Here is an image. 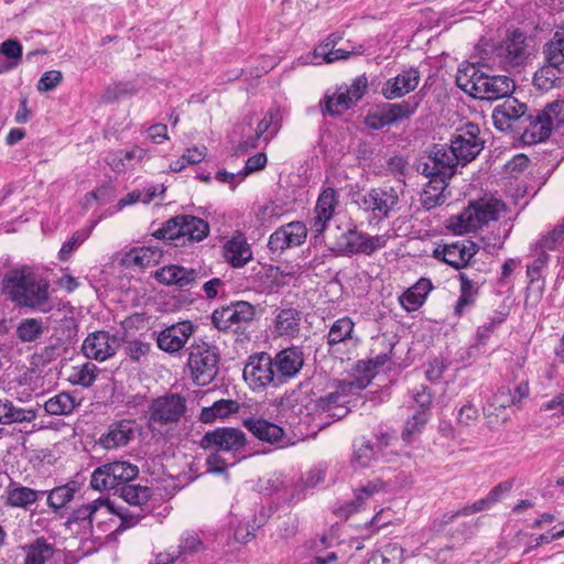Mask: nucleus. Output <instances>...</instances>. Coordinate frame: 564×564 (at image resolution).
Here are the masks:
<instances>
[{"label": "nucleus", "mask_w": 564, "mask_h": 564, "mask_svg": "<svg viewBox=\"0 0 564 564\" xmlns=\"http://www.w3.org/2000/svg\"><path fill=\"white\" fill-rule=\"evenodd\" d=\"M3 292L17 306L41 313H48L59 305L51 297L48 280L29 267L7 273L3 279Z\"/></svg>", "instance_id": "1"}, {"label": "nucleus", "mask_w": 564, "mask_h": 564, "mask_svg": "<svg viewBox=\"0 0 564 564\" xmlns=\"http://www.w3.org/2000/svg\"><path fill=\"white\" fill-rule=\"evenodd\" d=\"M457 86L474 98L495 100L509 96L514 83L508 76H490L474 64H463L456 75Z\"/></svg>", "instance_id": "2"}, {"label": "nucleus", "mask_w": 564, "mask_h": 564, "mask_svg": "<svg viewBox=\"0 0 564 564\" xmlns=\"http://www.w3.org/2000/svg\"><path fill=\"white\" fill-rule=\"evenodd\" d=\"M506 205L494 196L471 202L459 215L449 219L448 228L456 235L477 230L489 221L497 220Z\"/></svg>", "instance_id": "3"}, {"label": "nucleus", "mask_w": 564, "mask_h": 564, "mask_svg": "<svg viewBox=\"0 0 564 564\" xmlns=\"http://www.w3.org/2000/svg\"><path fill=\"white\" fill-rule=\"evenodd\" d=\"M219 355L216 347L207 343H198L191 347L188 367L193 380L198 386L213 381L218 372Z\"/></svg>", "instance_id": "4"}, {"label": "nucleus", "mask_w": 564, "mask_h": 564, "mask_svg": "<svg viewBox=\"0 0 564 564\" xmlns=\"http://www.w3.org/2000/svg\"><path fill=\"white\" fill-rule=\"evenodd\" d=\"M399 192L393 187H376L359 197L358 206L375 219L388 218L399 205Z\"/></svg>", "instance_id": "5"}, {"label": "nucleus", "mask_w": 564, "mask_h": 564, "mask_svg": "<svg viewBox=\"0 0 564 564\" xmlns=\"http://www.w3.org/2000/svg\"><path fill=\"white\" fill-rule=\"evenodd\" d=\"M93 520L94 525H97L104 531H107L112 525H117L116 531L118 532L135 525L139 518L116 507L109 498L99 497L94 500Z\"/></svg>", "instance_id": "6"}, {"label": "nucleus", "mask_w": 564, "mask_h": 564, "mask_svg": "<svg viewBox=\"0 0 564 564\" xmlns=\"http://www.w3.org/2000/svg\"><path fill=\"white\" fill-rule=\"evenodd\" d=\"M390 236L388 234L371 236L352 228L341 234L337 241V248L345 254L361 253L370 256L384 248Z\"/></svg>", "instance_id": "7"}, {"label": "nucleus", "mask_w": 564, "mask_h": 564, "mask_svg": "<svg viewBox=\"0 0 564 564\" xmlns=\"http://www.w3.org/2000/svg\"><path fill=\"white\" fill-rule=\"evenodd\" d=\"M185 409L184 399L177 394L155 399L149 410V427L161 432L163 425L177 422Z\"/></svg>", "instance_id": "8"}, {"label": "nucleus", "mask_w": 564, "mask_h": 564, "mask_svg": "<svg viewBox=\"0 0 564 564\" xmlns=\"http://www.w3.org/2000/svg\"><path fill=\"white\" fill-rule=\"evenodd\" d=\"M457 164L459 162L451 145H436L426 161L420 163L417 169L426 177L442 178L447 182L455 174Z\"/></svg>", "instance_id": "9"}, {"label": "nucleus", "mask_w": 564, "mask_h": 564, "mask_svg": "<svg viewBox=\"0 0 564 564\" xmlns=\"http://www.w3.org/2000/svg\"><path fill=\"white\" fill-rule=\"evenodd\" d=\"M243 379L252 389L279 384L273 358L267 352L250 356L243 368Z\"/></svg>", "instance_id": "10"}, {"label": "nucleus", "mask_w": 564, "mask_h": 564, "mask_svg": "<svg viewBox=\"0 0 564 564\" xmlns=\"http://www.w3.org/2000/svg\"><path fill=\"white\" fill-rule=\"evenodd\" d=\"M451 147L463 165L473 161L484 149V141L479 138V127L467 123L458 129L452 139Z\"/></svg>", "instance_id": "11"}, {"label": "nucleus", "mask_w": 564, "mask_h": 564, "mask_svg": "<svg viewBox=\"0 0 564 564\" xmlns=\"http://www.w3.org/2000/svg\"><path fill=\"white\" fill-rule=\"evenodd\" d=\"M245 433L236 427H217L207 432L202 441L203 448L212 452H237L246 445Z\"/></svg>", "instance_id": "12"}, {"label": "nucleus", "mask_w": 564, "mask_h": 564, "mask_svg": "<svg viewBox=\"0 0 564 564\" xmlns=\"http://www.w3.org/2000/svg\"><path fill=\"white\" fill-rule=\"evenodd\" d=\"M254 307L245 301L231 303L215 310L212 315L213 324L220 330L239 328L254 317Z\"/></svg>", "instance_id": "13"}, {"label": "nucleus", "mask_w": 564, "mask_h": 564, "mask_svg": "<svg viewBox=\"0 0 564 564\" xmlns=\"http://www.w3.org/2000/svg\"><path fill=\"white\" fill-rule=\"evenodd\" d=\"M369 382V378L339 382L335 391L318 400V408L325 412H329V416L341 417L347 412L344 406L346 397L354 393L356 390L365 389Z\"/></svg>", "instance_id": "14"}, {"label": "nucleus", "mask_w": 564, "mask_h": 564, "mask_svg": "<svg viewBox=\"0 0 564 564\" xmlns=\"http://www.w3.org/2000/svg\"><path fill=\"white\" fill-rule=\"evenodd\" d=\"M368 87V80L365 76L357 77L346 89L339 88L332 96L326 98V109L330 115H341L355 102L362 98Z\"/></svg>", "instance_id": "15"}, {"label": "nucleus", "mask_w": 564, "mask_h": 564, "mask_svg": "<svg viewBox=\"0 0 564 564\" xmlns=\"http://www.w3.org/2000/svg\"><path fill=\"white\" fill-rule=\"evenodd\" d=\"M119 339L108 332L98 330L89 334L82 345L84 355L89 359L105 361L113 357L119 348Z\"/></svg>", "instance_id": "16"}, {"label": "nucleus", "mask_w": 564, "mask_h": 564, "mask_svg": "<svg viewBox=\"0 0 564 564\" xmlns=\"http://www.w3.org/2000/svg\"><path fill=\"white\" fill-rule=\"evenodd\" d=\"M306 237V226L302 221H291L270 236L268 246L273 252H283L289 248L301 246Z\"/></svg>", "instance_id": "17"}, {"label": "nucleus", "mask_w": 564, "mask_h": 564, "mask_svg": "<svg viewBox=\"0 0 564 564\" xmlns=\"http://www.w3.org/2000/svg\"><path fill=\"white\" fill-rule=\"evenodd\" d=\"M242 425L261 442L280 448L289 445L283 429L274 423L263 419L248 417L242 421Z\"/></svg>", "instance_id": "18"}, {"label": "nucleus", "mask_w": 564, "mask_h": 564, "mask_svg": "<svg viewBox=\"0 0 564 564\" xmlns=\"http://www.w3.org/2000/svg\"><path fill=\"white\" fill-rule=\"evenodd\" d=\"M338 205V194L334 188H325L318 196L315 206V216L312 220L311 229L314 238L321 236L333 218Z\"/></svg>", "instance_id": "19"}, {"label": "nucleus", "mask_w": 564, "mask_h": 564, "mask_svg": "<svg viewBox=\"0 0 564 564\" xmlns=\"http://www.w3.org/2000/svg\"><path fill=\"white\" fill-rule=\"evenodd\" d=\"M476 252L477 248L475 243L470 241H457L437 247L434 250V257L443 260L455 269H460L467 265Z\"/></svg>", "instance_id": "20"}, {"label": "nucleus", "mask_w": 564, "mask_h": 564, "mask_svg": "<svg viewBox=\"0 0 564 564\" xmlns=\"http://www.w3.org/2000/svg\"><path fill=\"white\" fill-rule=\"evenodd\" d=\"M194 333L191 322L176 323L163 329L158 336V346L166 352L181 350Z\"/></svg>", "instance_id": "21"}, {"label": "nucleus", "mask_w": 564, "mask_h": 564, "mask_svg": "<svg viewBox=\"0 0 564 564\" xmlns=\"http://www.w3.org/2000/svg\"><path fill=\"white\" fill-rule=\"evenodd\" d=\"M358 338L355 336V323L350 317L336 319L328 332L327 345L333 352L340 350V347H356Z\"/></svg>", "instance_id": "22"}, {"label": "nucleus", "mask_w": 564, "mask_h": 564, "mask_svg": "<svg viewBox=\"0 0 564 564\" xmlns=\"http://www.w3.org/2000/svg\"><path fill=\"white\" fill-rule=\"evenodd\" d=\"M223 257L232 268H243L252 260V250L241 232H235L223 245Z\"/></svg>", "instance_id": "23"}, {"label": "nucleus", "mask_w": 564, "mask_h": 564, "mask_svg": "<svg viewBox=\"0 0 564 564\" xmlns=\"http://www.w3.org/2000/svg\"><path fill=\"white\" fill-rule=\"evenodd\" d=\"M138 424L132 420H121L111 424L107 433L99 438V444L106 449L126 446L137 434Z\"/></svg>", "instance_id": "24"}, {"label": "nucleus", "mask_w": 564, "mask_h": 564, "mask_svg": "<svg viewBox=\"0 0 564 564\" xmlns=\"http://www.w3.org/2000/svg\"><path fill=\"white\" fill-rule=\"evenodd\" d=\"M273 362L280 384L300 372L304 364L303 352L296 347L286 348L275 355Z\"/></svg>", "instance_id": "25"}, {"label": "nucleus", "mask_w": 564, "mask_h": 564, "mask_svg": "<svg viewBox=\"0 0 564 564\" xmlns=\"http://www.w3.org/2000/svg\"><path fill=\"white\" fill-rule=\"evenodd\" d=\"M419 83V72L414 68H409L395 77L388 79L381 91L387 99H395L413 91Z\"/></svg>", "instance_id": "26"}, {"label": "nucleus", "mask_w": 564, "mask_h": 564, "mask_svg": "<svg viewBox=\"0 0 564 564\" xmlns=\"http://www.w3.org/2000/svg\"><path fill=\"white\" fill-rule=\"evenodd\" d=\"M154 276L162 284L183 289L194 284L198 279V273L194 269L170 264L159 269Z\"/></svg>", "instance_id": "27"}, {"label": "nucleus", "mask_w": 564, "mask_h": 564, "mask_svg": "<svg viewBox=\"0 0 564 564\" xmlns=\"http://www.w3.org/2000/svg\"><path fill=\"white\" fill-rule=\"evenodd\" d=\"M527 106L514 98L506 99L492 111V121L497 129L505 131L511 128V122L521 119Z\"/></svg>", "instance_id": "28"}, {"label": "nucleus", "mask_w": 564, "mask_h": 564, "mask_svg": "<svg viewBox=\"0 0 564 564\" xmlns=\"http://www.w3.org/2000/svg\"><path fill=\"white\" fill-rule=\"evenodd\" d=\"M23 560L21 564H45L55 552V545L41 536L20 547Z\"/></svg>", "instance_id": "29"}, {"label": "nucleus", "mask_w": 564, "mask_h": 564, "mask_svg": "<svg viewBox=\"0 0 564 564\" xmlns=\"http://www.w3.org/2000/svg\"><path fill=\"white\" fill-rule=\"evenodd\" d=\"M300 326L301 313L294 308H282L274 316L272 334L291 339L299 335Z\"/></svg>", "instance_id": "30"}, {"label": "nucleus", "mask_w": 564, "mask_h": 564, "mask_svg": "<svg viewBox=\"0 0 564 564\" xmlns=\"http://www.w3.org/2000/svg\"><path fill=\"white\" fill-rule=\"evenodd\" d=\"M279 110L275 108L269 109L263 118L257 126L256 135L246 140L241 145V152L253 149L258 145V140L263 137L265 142H269L279 131Z\"/></svg>", "instance_id": "31"}, {"label": "nucleus", "mask_w": 564, "mask_h": 564, "mask_svg": "<svg viewBox=\"0 0 564 564\" xmlns=\"http://www.w3.org/2000/svg\"><path fill=\"white\" fill-rule=\"evenodd\" d=\"M552 129L550 121L538 111L523 119L522 140L528 144L543 142L550 137Z\"/></svg>", "instance_id": "32"}, {"label": "nucleus", "mask_w": 564, "mask_h": 564, "mask_svg": "<svg viewBox=\"0 0 564 564\" xmlns=\"http://www.w3.org/2000/svg\"><path fill=\"white\" fill-rule=\"evenodd\" d=\"M148 156V151L138 145L127 150H117L108 153L106 162L116 173H122L129 167L142 162Z\"/></svg>", "instance_id": "33"}, {"label": "nucleus", "mask_w": 564, "mask_h": 564, "mask_svg": "<svg viewBox=\"0 0 564 564\" xmlns=\"http://www.w3.org/2000/svg\"><path fill=\"white\" fill-rule=\"evenodd\" d=\"M204 550V543L197 532L187 531L180 539L176 553H161L156 556L154 564H173L181 555H192Z\"/></svg>", "instance_id": "34"}, {"label": "nucleus", "mask_w": 564, "mask_h": 564, "mask_svg": "<svg viewBox=\"0 0 564 564\" xmlns=\"http://www.w3.org/2000/svg\"><path fill=\"white\" fill-rule=\"evenodd\" d=\"M525 41L527 37L523 33L512 32L500 47V55L505 56L507 63L511 65L521 64L529 54Z\"/></svg>", "instance_id": "35"}, {"label": "nucleus", "mask_w": 564, "mask_h": 564, "mask_svg": "<svg viewBox=\"0 0 564 564\" xmlns=\"http://www.w3.org/2000/svg\"><path fill=\"white\" fill-rule=\"evenodd\" d=\"M336 43V39L333 36H329L325 43L319 44L313 53L312 57H307V63L312 64H321L322 62L317 61L318 58H322L323 62L329 64L334 63L339 59H346L352 54H360L362 51L355 50L352 47L351 50H345V48H337L334 50L333 46Z\"/></svg>", "instance_id": "36"}, {"label": "nucleus", "mask_w": 564, "mask_h": 564, "mask_svg": "<svg viewBox=\"0 0 564 564\" xmlns=\"http://www.w3.org/2000/svg\"><path fill=\"white\" fill-rule=\"evenodd\" d=\"M431 290V281L427 279H420L400 296L399 302L405 311L414 312L423 305Z\"/></svg>", "instance_id": "37"}, {"label": "nucleus", "mask_w": 564, "mask_h": 564, "mask_svg": "<svg viewBox=\"0 0 564 564\" xmlns=\"http://www.w3.org/2000/svg\"><path fill=\"white\" fill-rule=\"evenodd\" d=\"M240 405L237 401L229 399H221L213 403L210 406L202 409L199 420L205 424H212L217 420H225L230 415L237 413Z\"/></svg>", "instance_id": "38"}, {"label": "nucleus", "mask_w": 564, "mask_h": 564, "mask_svg": "<svg viewBox=\"0 0 564 564\" xmlns=\"http://www.w3.org/2000/svg\"><path fill=\"white\" fill-rule=\"evenodd\" d=\"M446 187L447 182L444 180L429 177V183L425 185L420 198L422 206L430 210L444 204L446 200Z\"/></svg>", "instance_id": "39"}, {"label": "nucleus", "mask_w": 564, "mask_h": 564, "mask_svg": "<svg viewBox=\"0 0 564 564\" xmlns=\"http://www.w3.org/2000/svg\"><path fill=\"white\" fill-rule=\"evenodd\" d=\"M512 402H514V399L512 398L511 390L509 388L502 387L498 389V391L488 400L486 406L484 408V412L488 417H501V420L505 422L508 419V416L505 415V411L508 406L513 404Z\"/></svg>", "instance_id": "40"}, {"label": "nucleus", "mask_w": 564, "mask_h": 564, "mask_svg": "<svg viewBox=\"0 0 564 564\" xmlns=\"http://www.w3.org/2000/svg\"><path fill=\"white\" fill-rule=\"evenodd\" d=\"M162 250L158 247L133 248L124 254L122 261L127 265L148 267L159 262Z\"/></svg>", "instance_id": "41"}, {"label": "nucleus", "mask_w": 564, "mask_h": 564, "mask_svg": "<svg viewBox=\"0 0 564 564\" xmlns=\"http://www.w3.org/2000/svg\"><path fill=\"white\" fill-rule=\"evenodd\" d=\"M460 281V295L454 307L456 316H462L467 312L475 303L478 295V285L473 280L468 279L466 274L459 275Z\"/></svg>", "instance_id": "42"}, {"label": "nucleus", "mask_w": 564, "mask_h": 564, "mask_svg": "<svg viewBox=\"0 0 564 564\" xmlns=\"http://www.w3.org/2000/svg\"><path fill=\"white\" fill-rule=\"evenodd\" d=\"M35 417L33 410L18 408L8 399L0 400V424L31 422Z\"/></svg>", "instance_id": "43"}, {"label": "nucleus", "mask_w": 564, "mask_h": 564, "mask_svg": "<svg viewBox=\"0 0 564 564\" xmlns=\"http://www.w3.org/2000/svg\"><path fill=\"white\" fill-rule=\"evenodd\" d=\"M181 230L182 237H187L191 241H202L209 234V225L195 216L182 215Z\"/></svg>", "instance_id": "44"}, {"label": "nucleus", "mask_w": 564, "mask_h": 564, "mask_svg": "<svg viewBox=\"0 0 564 564\" xmlns=\"http://www.w3.org/2000/svg\"><path fill=\"white\" fill-rule=\"evenodd\" d=\"M77 403L75 398L67 392H61L50 398L44 409L50 415H67L74 411Z\"/></svg>", "instance_id": "45"}, {"label": "nucleus", "mask_w": 564, "mask_h": 564, "mask_svg": "<svg viewBox=\"0 0 564 564\" xmlns=\"http://www.w3.org/2000/svg\"><path fill=\"white\" fill-rule=\"evenodd\" d=\"M80 486L77 481H69L63 486H58L50 491L47 497L48 506L53 509L65 507L79 490Z\"/></svg>", "instance_id": "46"}, {"label": "nucleus", "mask_w": 564, "mask_h": 564, "mask_svg": "<svg viewBox=\"0 0 564 564\" xmlns=\"http://www.w3.org/2000/svg\"><path fill=\"white\" fill-rule=\"evenodd\" d=\"M45 332V326L40 318H24L17 327V337L22 343H32L37 340Z\"/></svg>", "instance_id": "47"}, {"label": "nucleus", "mask_w": 564, "mask_h": 564, "mask_svg": "<svg viewBox=\"0 0 564 564\" xmlns=\"http://www.w3.org/2000/svg\"><path fill=\"white\" fill-rule=\"evenodd\" d=\"M109 475L117 487L121 481H129L138 475V467L129 460H110L106 465Z\"/></svg>", "instance_id": "48"}, {"label": "nucleus", "mask_w": 564, "mask_h": 564, "mask_svg": "<svg viewBox=\"0 0 564 564\" xmlns=\"http://www.w3.org/2000/svg\"><path fill=\"white\" fill-rule=\"evenodd\" d=\"M22 55V45L14 40H7L0 45V73L18 64Z\"/></svg>", "instance_id": "49"}, {"label": "nucleus", "mask_w": 564, "mask_h": 564, "mask_svg": "<svg viewBox=\"0 0 564 564\" xmlns=\"http://www.w3.org/2000/svg\"><path fill=\"white\" fill-rule=\"evenodd\" d=\"M120 497L131 506L142 507L151 498V489L140 485H124L120 489Z\"/></svg>", "instance_id": "50"}, {"label": "nucleus", "mask_w": 564, "mask_h": 564, "mask_svg": "<svg viewBox=\"0 0 564 564\" xmlns=\"http://www.w3.org/2000/svg\"><path fill=\"white\" fill-rule=\"evenodd\" d=\"M546 63L564 68V34L556 32L544 48Z\"/></svg>", "instance_id": "51"}, {"label": "nucleus", "mask_w": 564, "mask_h": 564, "mask_svg": "<svg viewBox=\"0 0 564 564\" xmlns=\"http://www.w3.org/2000/svg\"><path fill=\"white\" fill-rule=\"evenodd\" d=\"M207 149L204 145L189 148L181 158L172 162L170 167L173 172H181L187 165L197 164L202 162L205 159Z\"/></svg>", "instance_id": "52"}, {"label": "nucleus", "mask_w": 564, "mask_h": 564, "mask_svg": "<svg viewBox=\"0 0 564 564\" xmlns=\"http://www.w3.org/2000/svg\"><path fill=\"white\" fill-rule=\"evenodd\" d=\"M94 500L76 508L67 520L69 525L78 524L84 530L90 531L94 527Z\"/></svg>", "instance_id": "53"}, {"label": "nucleus", "mask_w": 564, "mask_h": 564, "mask_svg": "<svg viewBox=\"0 0 564 564\" xmlns=\"http://www.w3.org/2000/svg\"><path fill=\"white\" fill-rule=\"evenodd\" d=\"M382 108L386 116L384 118L388 120L389 124H392L409 118L414 113L416 107L408 101H403L400 104H388Z\"/></svg>", "instance_id": "54"}, {"label": "nucleus", "mask_w": 564, "mask_h": 564, "mask_svg": "<svg viewBox=\"0 0 564 564\" xmlns=\"http://www.w3.org/2000/svg\"><path fill=\"white\" fill-rule=\"evenodd\" d=\"M98 368L91 362H85L79 367L73 368L70 380L73 383L80 384L83 387H89L96 380Z\"/></svg>", "instance_id": "55"}, {"label": "nucleus", "mask_w": 564, "mask_h": 564, "mask_svg": "<svg viewBox=\"0 0 564 564\" xmlns=\"http://www.w3.org/2000/svg\"><path fill=\"white\" fill-rule=\"evenodd\" d=\"M182 215L169 219L162 228L158 229L153 236L158 239L175 240L182 238L181 230Z\"/></svg>", "instance_id": "56"}, {"label": "nucleus", "mask_w": 564, "mask_h": 564, "mask_svg": "<svg viewBox=\"0 0 564 564\" xmlns=\"http://www.w3.org/2000/svg\"><path fill=\"white\" fill-rule=\"evenodd\" d=\"M284 208L281 204L270 200L259 207L257 212V218L261 223V225H265L268 223H272L280 218L284 214Z\"/></svg>", "instance_id": "57"}, {"label": "nucleus", "mask_w": 564, "mask_h": 564, "mask_svg": "<svg viewBox=\"0 0 564 564\" xmlns=\"http://www.w3.org/2000/svg\"><path fill=\"white\" fill-rule=\"evenodd\" d=\"M36 499V491L26 487L15 488L11 490L8 497L9 502L15 507H25L28 505L35 502Z\"/></svg>", "instance_id": "58"}, {"label": "nucleus", "mask_w": 564, "mask_h": 564, "mask_svg": "<svg viewBox=\"0 0 564 564\" xmlns=\"http://www.w3.org/2000/svg\"><path fill=\"white\" fill-rule=\"evenodd\" d=\"M542 116L550 121L553 128L564 123V101L556 100L550 104L543 111H540Z\"/></svg>", "instance_id": "59"}, {"label": "nucleus", "mask_w": 564, "mask_h": 564, "mask_svg": "<svg viewBox=\"0 0 564 564\" xmlns=\"http://www.w3.org/2000/svg\"><path fill=\"white\" fill-rule=\"evenodd\" d=\"M90 486L96 490H110L116 488L105 465L93 473Z\"/></svg>", "instance_id": "60"}, {"label": "nucleus", "mask_w": 564, "mask_h": 564, "mask_svg": "<svg viewBox=\"0 0 564 564\" xmlns=\"http://www.w3.org/2000/svg\"><path fill=\"white\" fill-rule=\"evenodd\" d=\"M479 417L475 405L467 403L460 408L457 415V425L459 427H471L477 424Z\"/></svg>", "instance_id": "61"}, {"label": "nucleus", "mask_w": 564, "mask_h": 564, "mask_svg": "<svg viewBox=\"0 0 564 564\" xmlns=\"http://www.w3.org/2000/svg\"><path fill=\"white\" fill-rule=\"evenodd\" d=\"M62 80L63 75L59 70H47L41 76L36 88L41 93H47L55 89Z\"/></svg>", "instance_id": "62"}, {"label": "nucleus", "mask_w": 564, "mask_h": 564, "mask_svg": "<svg viewBox=\"0 0 564 564\" xmlns=\"http://www.w3.org/2000/svg\"><path fill=\"white\" fill-rule=\"evenodd\" d=\"M427 421V414L425 412L415 413L410 419L403 430L402 436L404 440L410 441L416 433L421 431Z\"/></svg>", "instance_id": "63"}, {"label": "nucleus", "mask_w": 564, "mask_h": 564, "mask_svg": "<svg viewBox=\"0 0 564 564\" xmlns=\"http://www.w3.org/2000/svg\"><path fill=\"white\" fill-rule=\"evenodd\" d=\"M126 354L134 361H140L150 351V344L140 339L127 341L124 346Z\"/></svg>", "instance_id": "64"}]
</instances>
